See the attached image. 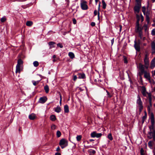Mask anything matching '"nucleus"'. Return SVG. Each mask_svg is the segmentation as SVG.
I'll use <instances>...</instances> for the list:
<instances>
[{"instance_id":"nucleus-1","label":"nucleus","mask_w":155,"mask_h":155,"mask_svg":"<svg viewBox=\"0 0 155 155\" xmlns=\"http://www.w3.org/2000/svg\"><path fill=\"white\" fill-rule=\"evenodd\" d=\"M135 31L136 32L138 33L139 36L141 38H142V28L140 26L139 23L136 22V25L135 26Z\"/></svg>"},{"instance_id":"nucleus-2","label":"nucleus","mask_w":155,"mask_h":155,"mask_svg":"<svg viewBox=\"0 0 155 155\" xmlns=\"http://www.w3.org/2000/svg\"><path fill=\"white\" fill-rule=\"evenodd\" d=\"M150 119L151 125L149 127V128L150 129V131H152V130H154L153 128V126L154 124V114L153 113H151L150 114Z\"/></svg>"},{"instance_id":"nucleus-3","label":"nucleus","mask_w":155,"mask_h":155,"mask_svg":"<svg viewBox=\"0 0 155 155\" xmlns=\"http://www.w3.org/2000/svg\"><path fill=\"white\" fill-rule=\"evenodd\" d=\"M137 103L139 107V111L141 112L143 108V106L142 105V102L141 101V99L139 95H138L137 96Z\"/></svg>"},{"instance_id":"nucleus-4","label":"nucleus","mask_w":155,"mask_h":155,"mask_svg":"<svg viewBox=\"0 0 155 155\" xmlns=\"http://www.w3.org/2000/svg\"><path fill=\"white\" fill-rule=\"evenodd\" d=\"M60 146L62 149L68 145V142L67 140L64 139H62L60 140L59 143Z\"/></svg>"},{"instance_id":"nucleus-5","label":"nucleus","mask_w":155,"mask_h":155,"mask_svg":"<svg viewBox=\"0 0 155 155\" xmlns=\"http://www.w3.org/2000/svg\"><path fill=\"white\" fill-rule=\"evenodd\" d=\"M147 137L150 139L153 138V140L155 141V130H153L152 131H150L148 134Z\"/></svg>"},{"instance_id":"nucleus-6","label":"nucleus","mask_w":155,"mask_h":155,"mask_svg":"<svg viewBox=\"0 0 155 155\" xmlns=\"http://www.w3.org/2000/svg\"><path fill=\"white\" fill-rule=\"evenodd\" d=\"M81 9L83 10H86L88 9V6L87 5V2L84 0H81Z\"/></svg>"},{"instance_id":"nucleus-7","label":"nucleus","mask_w":155,"mask_h":155,"mask_svg":"<svg viewBox=\"0 0 155 155\" xmlns=\"http://www.w3.org/2000/svg\"><path fill=\"white\" fill-rule=\"evenodd\" d=\"M141 7V4H137L134 8V11L136 13H138Z\"/></svg>"},{"instance_id":"nucleus-8","label":"nucleus","mask_w":155,"mask_h":155,"mask_svg":"<svg viewBox=\"0 0 155 155\" xmlns=\"http://www.w3.org/2000/svg\"><path fill=\"white\" fill-rule=\"evenodd\" d=\"M144 62L145 64L144 67L146 68H148V67L149 61V58L147 54H146L145 55L144 59Z\"/></svg>"},{"instance_id":"nucleus-9","label":"nucleus","mask_w":155,"mask_h":155,"mask_svg":"<svg viewBox=\"0 0 155 155\" xmlns=\"http://www.w3.org/2000/svg\"><path fill=\"white\" fill-rule=\"evenodd\" d=\"M102 135V134L101 133H97L95 131L92 132L91 134V137H96L97 138L100 137Z\"/></svg>"},{"instance_id":"nucleus-10","label":"nucleus","mask_w":155,"mask_h":155,"mask_svg":"<svg viewBox=\"0 0 155 155\" xmlns=\"http://www.w3.org/2000/svg\"><path fill=\"white\" fill-rule=\"evenodd\" d=\"M134 47L137 51H140V43L139 42H137L136 41H134Z\"/></svg>"},{"instance_id":"nucleus-11","label":"nucleus","mask_w":155,"mask_h":155,"mask_svg":"<svg viewBox=\"0 0 155 155\" xmlns=\"http://www.w3.org/2000/svg\"><path fill=\"white\" fill-rule=\"evenodd\" d=\"M47 98L45 96H43L40 98L38 102L41 104H44L47 101Z\"/></svg>"},{"instance_id":"nucleus-12","label":"nucleus","mask_w":155,"mask_h":155,"mask_svg":"<svg viewBox=\"0 0 155 155\" xmlns=\"http://www.w3.org/2000/svg\"><path fill=\"white\" fill-rule=\"evenodd\" d=\"M139 68L140 70V72H139V73H143V72L146 71H144V65L142 64H139Z\"/></svg>"},{"instance_id":"nucleus-13","label":"nucleus","mask_w":155,"mask_h":155,"mask_svg":"<svg viewBox=\"0 0 155 155\" xmlns=\"http://www.w3.org/2000/svg\"><path fill=\"white\" fill-rule=\"evenodd\" d=\"M144 73V77L145 78L147 79L150 81L151 82L150 74L146 71L143 72Z\"/></svg>"},{"instance_id":"nucleus-14","label":"nucleus","mask_w":155,"mask_h":155,"mask_svg":"<svg viewBox=\"0 0 155 155\" xmlns=\"http://www.w3.org/2000/svg\"><path fill=\"white\" fill-rule=\"evenodd\" d=\"M141 91L142 94L143 96H145L147 95V93L146 92V89L144 86H142L141 87Z\"/></svg>"},{"instance_id":"nucleus-15","label":"nucleus","mask_w":155,"mask_h":155,"mask_svg":"<svg viewBox=\"0 0 155 155\" xmlns=\"http://www.w3.org/2000/svg\"><path fill=\"white\" fill-rule=\"evenodd\" d=\"M151 47L152 48V53H155V43L154 42H152L151 43Z\"/></svg>"},{"instance_id":"nucleus-16","label":"nucleus","mask_w":155,"mask_h":155,"mask_svg":"<svg viewBox=\"0 0 155 155\" xmlns=\"http://www.w3.org/2000/svg\"><path fill=\"white\" fill-rule=\"evenodd\" d=\"M146 20L147 23H149L150 22V12L149 11H147L146 15Z\"/></svg>"},{"instance_id":"nucleus-17","label":"nucleus","mask_w":155,"mask_h":155,"mask_svg":"<svg viewBox=\"0 0 155 155\" xmlns=\"http://www.w3.org/2000/svg\"><path fill=\"white\" fill-rule=\"evenodd\" d=\"M78 76L79 78L84 79L85 78V75L84 73H79L78 74Z\"/></svg>"},{"instance_id":"nucleus-18","label":"nucleus","mask_w":155,"mask_h":155,"mask_svg":"<svg viewBox=\"0 0 155 155\" xmlns=\"http://www.w3.org/2000/svg\"><path fill=\"white\" fill-rule=\"evenodd\" d=\"M155 67V60L153 58L151 61L150 67L151 69H153Z\"/></svg>"},{"instance_id":"nucleus-19","label":"nucleus","mask_w":155,"mask_h":155,"mask_svg":"<svg viewBox=\"0 0 155 155\" xmlns=\"http://www.w3.org/2000/svg\"><path fill=\"white\" fill-rule=\"evenodd\" d=\"M21 66H19V65H16V69L15 71V73H20L21 70Z\"/></svg>"},{"instance_id":"nucleus-20","label":"nucleus","mask_w":155,"mask_h":155,"mask_svg":"<svg viewBox=\"0 0 155 155\" xmlns=\"http://www.w3.org/2000/svg\"><path fill=\"white\" fill-rule=\"evenodd\" d=\"M87 152L89 153L90 155H94L96 153L95 151L92 149L88 150Z\"/></svg>"},{"instance_id":"nucleus-21","label":"nucleus","mask_w":155,"mask_h":155,"mask_svg":"<svg viewBox=\"0 0 155 155\" xmlns=\"http://www.w3.org/2000/svg\"><path fill=\"white\" fill-rule=\"evenodd\" d=\"M61 110V108L59 106H57L56 107L54 108V111L58 113H59L60 112Z\"/></svg>"},{"instance_id":"nucleus-22","label":"nucleus","mask_w":155,"mask_h":155,"mask_svg":"<svg viewBox=\"0 0 155 155\" xmlns=\"http://www.w3.org/2000/svg\"><path fill=\"white\" fill-rule=\"evenodd\" d=\"M35 117V115L34 114H31L29 116V118L31 120H34Z\"/></svg>"},{"instance_id":"nucleus-23","label":"nucleus","mask_w":155,"mask_h":155,"mask_svg":"<svg viewBox=\"0 0 155 155\" xmlns=\"http://www.w3.org/2000/svg\"><path fill=\"white\" fill-rule=\"evenodd\" d=\"M55 44V43L53 41L49 42L48 43V45H50V48L51 49L54 47V46L53 45Z\"/></svg>"},{"instance_id":"nucleus-24","label":"nucleus","mask_w":155,"mask_h":155,"mask_svg":"<svg viewBox=\"0 0 155 155\" xmlns=\"http://www.w3.org/2000/svg\"><path fill=\"white\" fill-rule=\"evenodd\" d=\"M64 111L65 113H68L69 111V108L68 105H66L64 106Z\"/></svg>"},{"instance_id":"nucleus-25","label":"nucleus","mask_w":155,"mask_h":155,"mask_svg":"<svg viewBox=\"0 0 155 155\" xmlns=\"http://www.w3.org/2000/svg\"><path fill=\"white\" fill-rule=\"evenodd\" d=\"M23 63V62L21 59H19L18 61L17 64L16 65L21 66V65Z\"/></svg>"},{"instance_id":"nucleus-26","label":"nucleus","mask_w":155,"mask_h":155,"mask_svg":"<svg viewBox=\"0 0 155 155\" xmlns=\"http://www.w3.org/2000/svg\"><path fill=\"white\" fill-rule=\"evenodd\" d=\"M68 55L71 59H73L74 57V54L72 52H69L68 53Z\"/></svg>"},{"instance_id":"nucleus-27","label":"nucleus","mask_w":155,"mask_h":155,"mask_svg":"<svg viewBox=\"0 0 155 155\" xmlns=\"http://www.w3.org/2000/svg\"><path fill=\"white\" fill-rule=\"evenodd\" d=\"M33 24V22L31 21H28L26 22V25L28 26H31Z\"/></svg>"},{"instance_id":"nucleus-28","label":"nucleus","mask_w":155,"mask_h":155,"mask_svg":"<svg viewBox=\"0 0 155 155\" xmlns=\"http://www.w3.org/2000/svg\"><path fill=\"white\" fill-rule=\"evenodd\" d=\"M44 90L45 91L46 93H48L49 92V88L48 86L47 85L45 86L44 87Z\"/></svg>"},{"instance_id":"nucleus-29","label":"nucleus","mask_w":155,"mask_h":155,"mask_svg":"<svg viewBox=\"0 0 155 155\" xmlns=\"http://www.w3.org/2000/svg\"><path fill=\"white\" fill-rule=\"evenodd\" d=\"M147 117V113L145 112V115L142 117V121L143 123L145 120L146 119Z\"/></svg>"},{"instance_id":"nucleus-30","label":"nucleus","mask_w":155,"mask_h":155,"mask_svg":"<svg viewBox=\"0 0 155 155\" xmlns=\"http://www.w3.org/2000/svg\"><path fill=\"white\" fill-rule=\"evenodd\" d=\"M102 2L103 4V8L104 9H105L106 8V4L104 0H102Z\"/></svg>"},{"instance_id":"nucleus-31","label":"nucleus","mask_w":155,"mask_h":155,"mask_svg":"<svg viewBox=\"0 0 155 155\" xmlns=\"http://www.w3.org/2000/svg\"><path fill=\"white\" fill-rule=\"evenodd\" d=\"M50 119L52 121H54L56 119V117L54 115H52L50 117Z\"/></svg>"},{"instance_id":"nucleus-32","label":"nucleus","mask_w":155,"mask_h":155,"mask_svg":"<svg viewBox=\"0 0 155 155\" xmlns=\"http://www.w3.org/2000/svg\"><path fill=\"white\" fill-rule=\"evenodd\" d=\"M33 64L35 67H37L39 65V63L38 61H35L33 62Z\"/></svg>"},{"instance_id":"nucleus-33","label":"nucleus","mask_w":155,"mask_h":155,"mask_svg":"<svg viewBox=\"0 0 155 155\" xmlns=\"http://www.w3.org/2000/svg\"><path fill=\"white\" fill-rule=\"evenodd\" d=\"M39 81H32V83H33V84L34 86H36L39 83Z\"/></svg>"},{"instance_id":"nucleus-34","label":"nucleus","mask_w":155,"mask_h":155,"mask_svg":"<svg viewBox=\"0 0 155 155\" xmlns=\"http://www.w3.org/2000/svg\"><path fill=\"white\" fill-rule=\"evenodd\" d=\"M101 5V2H99V3L98 5V19H99V15H100V13L99 11L100 10V7Z\"/></svg>"},{"instance_id":"nucleus-35","label":"nucleus","mask_w":155,"mask_h":155,"mask_svg":"<svg viewBox=\"0 0 155 155\" xmlns=\"http://www.w3.org/2000/svg\"><path fill=\"white\" fill-rule=\"evenodd\" d=\"M107 137L110 140H112L113 139L111 134L110 133L108 135Z\"/></svg>"},{"instance_id":"nucleus-36","label":"nucleus","mask_w":155,"mask_h":155,"mask_svg":"<svg viewBox=\"0 0 155 155\" xmlns=\"http://www.w3.org/2000/svg\"><path fill=\"white\" fill-rule=\"evenodd\" d=\"M146 7L145 6L143 7L142 8V11L144 15H146Z\"/></svg>"},{"instance_id":"nucleus-37","label":"nucleus","mask_w":155,"mask_h":155,"mask_svg":"<svg viewBox=\"0 0 155 155\" xmlns=\"http://www.w3.org/2000/svg\"><path fill=\"white\" fill-rule=\"evenodd\" d=\"M136 17L137 18V22L138 21V23H139V21L140 18V16L138 14H136Z\"/></svg>"},{"instance_id":"nucleus-38","label":"nucleus","mask_w":155,"mask_h":155,"mask_svg":"<svg viewBox=\"0 0 155 155\" xmlns=\"http://www.w3.org/2000/svg\"><path fill=\"white\" fill-rule=\"evenodd\" d=\"M81 135H78L76 137V139L78 141H80L81 139Z\"/></svg>"},{"instance_id":"nucleus-39","label":"nucleus","mask_w":155,"mask_h":155,"mask_svg":"<svg viewBox=\"0 0 155 155\" xmlns=\"http://www.w3.org/2000/svg\"><path fill=\"white\" fill-rule=\"evenodd\" d=\"M61 135V133L60 131L58 130L57 132V136L58 137H60Z\"/></svg>"},{"instance_id":"nucleus-40","label":"nucleus","mask_w":155,"mask_h":155,"mask_svg":"<svg viewBox=\"0 0 155 155\" xmlns=\"http://www.w3.org/2000/svg\"><path fill=\"white\" fill-rule=\"evenodd\" d=\"M148 97L149 99V102H151L152 101V97L151 94L150 93L148 94Z\"/></svg>"},{"instance_id":"nucleus-41","label":"nucleus","mask_w":155,"mask_h":155,"mask_svg":"<svg viewBox=\"0 0 155 155\" xmlns=\"http://www.w3.org/2000/svg\"><path fill=\"white\" fill-rule=\"evenodd\" d=\"M6 20V18L5 17H3L1 19V21L3 22H4Z\"/></svg>"},{"instance_id":"nucleus-42","label":"nucleus","mask_w":155,"mask_h":155,"mask_svg":"<svg viewBox=\"0 0 155 155\" xmlns=\"http://www.w3.org/2000/svg\"><path fill=\"white\" fill-rule=\"evenodd\" d=\"M57 46L58 47H60L61 48H63V45L62 44L60 43H59L57 44Z\"/></svg>"},{"instance_id":"nucleus-43","label":"nucleus","mask_w":155,"mask_h":155,"mask_svg":"<svg viewBox=\"0 0 155 155\" xmlns=\"http://www.w3.org/2000/svg\"><path fill=\"white\" fill-rule=\"evenodd\" d=\"M148 146L150 147H152L153 145V142L152 141H150L148 143Z\"/></svg>"},{"instance_id":"nucleus-44","label":"nucleus","mask_w":155,"mask_h":155,"mask_svg":"<svg viewBox=\"0 0 155 155\" xmlns=\"http://www.w3.org/2000/svg\"><path fill=\"white\" fill-rule=\"evenodd\" d=\"M143 73H139V75L140 76V80L141 81H142V75L143 74Z\"/></svg>"},{"instance_id":"nucleus-45","label":"nucleus","mask_w":155,"mask_h":155,"mask_svg":"<svg viewBox=\"0 0 155 155\" xmlns=\"http://www.w3.org/2000/svg\"><path fill=\"white\" fill-rule=\"evenodd\" d=\"M151 34L154 36L155 35V29H153L151 31Z\"/></svg>"},{"instance_id":"nucleus-46","label":"nucleus","mask_w":155,"mask_h":155,"mask_svg":"<svg viewBox=\"0 0 155 155\" xmlns=\"http://www.w3.org/2000/svg\"><path fill=\"white\" fill-rule=\"evenodd\" d=\"M51 128L52 130H54L56 129V126L54 124H52L51 126Z\"/></svg>"},{"instance_id":"nucleus-47","label":"nucleus","mask_w":155,"mask_h":155,"mask_svg":"<svg viewBox=\"0 0 155 155\" xmlns=\"http://www.w3.org/2000/svg\"><path fill=\"white\" fill-rule=\"evenodd\" d=\"M106 92L107 93V95L108 96V97L110 98L112 97V95L110 94L107 91H106Z\"/></svg>"},{"instance_id":"nucleus-48","label":"nucleus","mask_w":155,"mask_h":155,"mask_svg":"<svg viewBox=\"0 0 155 155\" xmlns=\"http://www.w3.org/2000/svg\"><path fill=\"white\" fill-rule=\"evenodd\" d=\"M140 18L141 19V22H142L143 21L144 18L142 15L141 14L140 15Z\"/></svg>"},{"instance_id":"nucleus-49","label":"nucleus","mask_w":155,"mask_h":155,"mask_svg":"<svg viewBox=\"0 0 155 155\" xmlns=\"http://www.w3.org/2000/svg\"><path fill=\"white\" fill-rule=\"evenodd\" d=\"M144 28L145 31H146L147 28V26L146 25H144L143 27Z\"/></svg>"},{"instance_id":"nucleus-50","label":"nucleus","mask_w":155,"mask_h":155,"mask_svg":"<svg viewBox=\"0 0 155 155\" xmlns=\"http://www.w3.org/2000/svg\"><path fill=\"white\" fill-rule=\"evenodd\" d=\"M143 151H143V149L141 148L140 150V153L142 155H143L144 154L143 153Z\"/></svg>"},{"instance_id":"nucleus-51","label":"nucleus","mask_w":155,"mask_h":155,"mask_svg":"<svg viewBox=\"0 0 155 155\" xmlns=\"http://www.w3.org/2000/svg\"><path fill=\"white\" fill-rule=\"evenodd\" d=\"M91 25L93 27L95 26V22H91Z\"/></svg>"},{"instance_id":"nucleus-52","label":"nucleus","mask_w":155,"mask_h":155,"mask_svg":"<svg viewBox=\"0 0 155 155\" xmlns=\"http://www.w3.org/2000/svg\"><path fill=\"white\" fill-rule=\"evenodd\" d=\"M77 77L76 75L73 76V80L74 81H75L77 79Z\"/></svg>"},{"instance_id":"nucleus-53","label":"nucleus","mask_w":155,"mask_h":155,"mask_svg":"<svg viewBox=\"0 0 155 155\" xmlns=\"http://www.w3.org/2000/svg\"><path fill=\"white\" fill-rule=\"evenodd\" d=\"M97 13L98 14V12L96 10H94V14L95 16L97 15Z\"/></svg>"},{"instance_id":"nucleus-54","label":"nucleus","mask_w":155,"mask_h":155,"mask_svg":"<svg viewBox=\"0 0 155 155\" xmlns=\"http://www.w3.org/2000/svg\"><path fill=\"white\" fill-rule=\"evenodd\" d=\"M136 1L137 2V4H141L140 0H136Z\"/></svg>"},{"instance_id":"nucleus-55","label":"nucleus","mask_w":155,"mask_h":155,"mask_svg":"<svg viewBox=\"0 0 155 155\" xmlns=\"http://www.w3.org/2000/svg\"><path fill=\"white\" fill-rule=\"evenodd\" d=\"M73 23L74 24H75L76 23V21L75 19H73Z\"/></svg>"},{"instance_id":"nucleus-56","label":"nucleus","mask_w":155,"mask_h":155,"mask_svg":"<svg viewBox=\"0 0 155 155\" xmlns=\"http://www.w3.org/2000/svg\"><path fill=\"white\" fill-rule=\"evenodd\" d=\"M18 1V2H23L24 1V0H16L15 1H13L14 2V1Z\"/></svg>"},{"instance_id":"nucleus-57","label":"nucleus","mask_w":155,"mask_h":155,"mask_svg":"<svg viewBox=\"0 0 155 155\" xmlns=\"http://www.w3.org/2000/svg\"><path fill=\"white\" fill-rule=\"evenodd\" d=\"M60 150V148L59 147H58L56 149V150L57 151H59Z\"/></svg>"},{"instance_id":"nucleus-58","label":"nucleus","mask_w":155,"mask_h":155,"mask_svg":"<svg viewBox=\"0 0 155 155\" xmlns=\"http://www.w3.org/2000/svg\"><path fill=\"white\" fill-rule=\"evenodd\" d=\"M124 62L125 63H127V59L126 58H124Z\"/></svg>"},{"instance_id":"nucleus-59","label":"nucleus","mask_w":155,"mask_h":155,"mask_svg":"<svg viewBox=\"0 0 155 155\" xmlns=\"http://www.w3.org/2000/svg\"><path fill=\"white\" fill-rule=\"evenodd\" d=\"M55 155H61V153H56Z\"/></svg>"},{"instance_id":"nucleus-60","label":"nucleus","mask_w":155,"mask_h":155,"mask_svg":"<svg viewBox=\"0 0 155 155\" xmlns=\"http://www.w3.org/2000/svg\"><path fill=\"white\" fill-rule=\"evenodd\" d=\"M114 39L113 38L111 40V42L112 45H113V44L114 43Z\"/></svg>"},{"instance_id":"nucleus-61","label":"nucleus","mask_w":155,"mask_h":155,"mask_svg":"<svg viewBox=\"0 0 155 155\" xmlns=\"http://www.w3.org/2000/svg\"><path fill=\"white\" fill-rule=\"evenodd\" d=\"M98 1V0H95V2H96V4L97 5V3Z\"/></svg>"},{"instance_id":"nucleus-62","label":"nucleus","mask_w":155,"mask_h":155,"mask_svg":"<svg viewBox=\"0 0 155 155\" xmlns=\"http://www.w3.org/2000/svg\"><path fill=\"white\" fill-rule=\"evenodd\" d=\"M60 101L61 102L62 98H61V95H60Z\"/></svg>"},{"instance_id":"nucleus-63","label":"nucleus","mask_w":155,"mask_h":155,"mask_svg":"<svg viewBox=\"0 0 155 155\" xmlns=\"http://www.w3.org/2000/svg\"><path fill=\"white\" fill-rule=\"evenodd\" d=\"M53 58H56L55 55H53Z\"/></svg>"},{"instance_id":"nucleus-64","label":"nucleus","mask_w":155,"mask_h":155,"mask_svg":"<svg viewBox=\"0 0 155 155\" xmlns=\"http://www.w3.org/2000/svg\"><path fill=\"white\" fill-rule=\"evenodd\" d=\"M153 91H155V87H154L153 88Z\"/></svg>"}]
</instances>
